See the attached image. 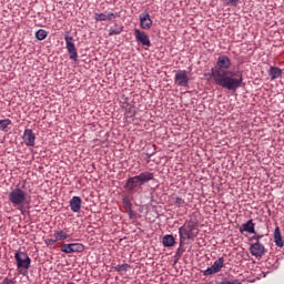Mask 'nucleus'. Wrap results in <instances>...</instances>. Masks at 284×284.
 I'll return each mask as SVG.
<instances>
[{"mask_svg": "<svg viewBox=\"0 0 284 284\" xmlns=\"http://www.w3.org/2000/svg\"><path fill=\"white\" fill-rule=\"evenodd\" d=\"M232 70V60L226 54L217 57L214 68L206 77H212L215 85L229 90V92H236L243 85V73L234 72Z\"/></svg>", "mask_w": 284, "mask_h": 284, "instance_id": "nucleus-1", "label": "nucleus"}, {"mask_svg": "<svg viewBox=\"0 0 284 284\" xmlns=\"http://www.w3.org/2000/svg\"><path fill=\"white\" fill-rule=\"evenodd\" d=\"M154 181V173L150 171L141 172L139 175L131 176L125 181L124 187L132 194L136 187H143L145 183Z\"/></svg>", "mask_w": 284, "mask_h": 284, "instance_id": "nucleus-2", "label": "nucleus"}, {"mask_svg": "<svg viewBox=\"0 0 284 284\" xmlns=\"http://www.w3.org/2000/svg\"><path fill=\"white\" fill-rule=\"evenodd\" d=\"M9 201L23 214L26 211L23 210L26 205H30V201H28V194L21 187L12 189L9 193Z\"/></svg>", "mask_w": 284, "mask_h": 284, "instance_id": "nucleus-3", "label": "nucleus"}, {"mask_svg": "<svg viewBox=\"0 0 284 284\" xmlns=\"http://www.w3.org/2000/svg\"><path fill=\"white\" fill-rule=\"evenodd\" d=\"M179 235H180V245H183V239H195V236H199V229H196V224L194 221L190 220L186 221L180 229H179Z\"/></svg>", "mask_w": 284, "mask_h": 284, "instance_id": "nucleus-4", "label": "nucleus"}, {"mask_svg": "<svg viewBox=\"0 0 284 284\" xmlns=\"http://www.w3.org/2000/svg\"><path fill=\"white\" fill-rule=\"evenodd\" d=\"M14 258L18 270H30V263H32V260L28 253L18 251L14 254Z\"/></svg>", "mask_w": 284, "mask_h": 284, "instance_id": "nucleus-5", "label": "nucleus"}, {"mask_svg": "<svg viewBox=\"0 0 284 284\" xmlns=\"http://www.w3.org/2000/svg\"><path fill=\"white\" fill-rule=\"evenodd\" d=\"M64 41H65V45H67V50L68 53L70 55L71 61H79V53L77 52V47L74 45V38H72V36H70L69 32H67L64 34Z\"/></svg>", "mask_w": 284, "mask_h": 284, "instance_id": "nucleus-6", "label": "nucleus"}, {"mask_svg": "<svg viewBox=\"0 0 284 284\" xmlns=\"http://www.w3.org/2000/svg\"><path fill=\"white\" fill-rule=\"evenodd\" d=\"M174 84L180 88H187L190 85V77L187 75V71L178 70L174 75Z\"/></svg>", "mask_w": 284, "mask_h": 284, "instance_id": "nucleus-7", "label": "nucleus"}, {"mask_svg": "<svg viewBox=\"0 0 284 284\" xmlns=\"http://www.w3.org/2000/svg\"><path fill=\"white\" fill-rule=\"evenodd\" d=\"M135 40L146 48H151L152 42L150 41V36L145 33V31H141L140 29H134Z\"/></svg>", "mask_w": 284, "mask_h": 284, "instance_id": "nucleus-8", "label": "nucleus"}, {"mask_svg": "<svg viewBox=\"0 0 284 284\" xmlns=\"http://www.w3.org/2000/svg\"><path fill=\"white\" fill-rule=\"evenodd\" d=\"M250 252L255 258H263L265 256V245L261 242H255L250 246Z\"/></svg>", "mask_w": 284, "mask_h": 284, "instance_id": "nucleus-9", "label": "nucleus"}, {"mask_svg": "<svg viewBox=\"0 0 284 284\" xmlns=\"http://www.w3.org/2000/svg\"><path fill=\"white\" fill-rule=\"evenodd\" d=\"M24 144L28 148H34V141H37V134L31 129H26L22 136Z\"/></svg>", "mask_w": 284, "mask_h": 284, "instance_id": "nucleus-10", "label": "nucleus"}, {"mask_svg": "<svg viewBox=\"0 0 284 284\" xmlns=\"http://www.w3.org/2000/svg\"><path fill=\"white\" fill-rule=\"evenodd\" d=\"M140 28H142V30H150V28H152V18H150L148 11L140 14Z\"/></svg>", "mask_w": 284, "mask_h": 284, "instance_id": "nucleus-11", "label": "nucleus"}, {"mask_svg": "<svg viewBox=\"0 0 284 284\" xmlns=\"http://www.w3.org/2000/svg\"><path fill=\"white\" fill-rule=\"evenodd\" d=\"M119 17H121L119 12L94 13L95 21H113V19H118Z\"/></svg>", "mask_w": 284, "mask_h": 284, "instance_id": "nucleus-12", "label": "nucleus"}, {"mask_svg": "<svg viewBox=\"0 0 284 284\" xmlns=\"http://www.w3.org/2000/svg\"><path fill=\"white\" fill-rule=\"evenodd\" d=\"M69 203L71 211H73L75 214L81 212V205L83 204V200H81V196H73Z\"/></svg>", "mask_w": 284, "mask_h": 284, "instance_id": "nucleus-13", "label": "nucleus"}, {"mask_svg": "<svg viewBox=\"0 0 284 284\" xmlns=\"http://www.w3.org/2000/svg\"><path fill=\"white\" fill-rule=\"evenodd\" d=\"M256 224H254V220H248L242 227L240 229L241 234L247 232L248 234H256V230L254 229Z\"/></svg>", "mask_w": 284, "mask_h": 284, "instance_id": "nucleus-14", "label": "nucleus"}, {"mask_svg": "<svg viewBox=\"0 0 284 284\" xmlns=\"http://www.w3.org/2000/svg\"><path fill=\"white\" fill-rule=\"evenodd\" d=\"M268 77L272 81H275V79H281V77H283V70L278 67H271L268 70Z\"/></svg>", "mask_w": 284, "mask_h": 284, "instance_id": "nucleus-15", "label": "nucleus"}, {"mask_svg": "<svg viewBox=\"0 0 284 284\" xmlns=\"http://www.w3.org/2000/svg\"><path fill=\"white\" fill-rule=\"evenodd\" d=\"M274 243L277 247H283V235L281 234V227L276 226L274 231Z\"/></svg>", "mask_w": 284, "mask_h": 284, "instance_id": "nucleus-16", "label": "nucleus"}, {"mask_svg": "<svg viewBox=\"0 0 284 284\" xmlns=\"http://www.w3.org/2000/svg\"><path fill=\"white\" fill-rule=\"evenodd\" d=\"M162 243L164 247H174L176 240L174 239V235L168 234L162 237Z\"/></svg>", "mask_w": 284, "mask_h": 284, "instance_id": "nucleus-17", "label": "nucleus"}, {"mask_svg": "<svg viewBox=\"0 0 284 284\" xmlns=\"http://www.w3.org/2000/svg\"><path fill=\"white\" fill-rule=\"evenodd\" d=\"M53 237L58 241H65V239H70V235H68V232L60 230L54 232Z\"/></svg>", "mask_w": 284, "mask_h": 284, "instance_id": "nucleus-18", "label": "nucleus"}, {"mask_svg": "<svg viewBox=\"0 0 284 284\" xmlns=\"http://www.w3.org/2000/svg\"><path fill=\"white\" fill-rule=\"evenodd\" d=\"M224 263H225V258H224V257H220L219 260H216V261L213 263L212 267H213V270H214L216 273H219V272H221V270H223Z\"/></svg>", "mask_w": 284, "mask_h": 284, "instance_id": "nucleus-19", "label": "nucleus"}, {"mask_svg": "<svg viewBox=\"0 0 284 284\" xmlns=\"http://www.w3.org/2000/svg\"><path fill=\"white\" fill-rule=\"evenodd\" d=\"M122 203L125 210L132 209V197L130 195H122Z\"/></svg>", "mask_w": 284, "mask_h": 284, "instance_id": "nucleus-20", "label": "nucleus"}, {"mask_svg": "<svg viewBox=\"0 0 284 284\" xmlns=\"http://www.w3.org/2000/svg\"><path fill=\"white\" fill-rule=\"evenodd\" d=\"M47 38H48V31H45L44 29H39L36 32V39H38V41H43Z\"/></svg>", "mask_w": 284, "mask_h": 284, "instance_id": "nucleus-21", "label": "nucleus"}, {"mask_svg": "<svg viewBox=\"0 0 284 284\" xmlns=\"http://www.w3.org/2000/svg\"><path fill=\"white\" fill-rule=\"evenodd\" d=\"M72 252L74 253H81L85 250V246L81 243H71Z\"/></svg>", "mask_w": 284, "mask_h": 284, "instance_id": "nucleus-22", "label": "nucleus"}, {"mask_svg": "<svg viewBox=\"0 0 284 284\" xmlns=\"http://www.w3.org/2000/svg\"><path fill=\"white\" fill-rule=\"evenodd\" d=\"M173 203L176 205V207H185L187 203H185V200L181 196H175L173 197Z\"/></svg>", "mask_w": 284, "mask_h": 284, "instance_id": "nucleus-23", "label": "nucleus"}, {"mask_svg": "<svg viewBox=\"0 0 284 284\" xmlns=\"http://www.w3.org/2000/svg\"><path fill=\"white\" fill-rule=\"evenodd\" d=\"M8 125H12V120L10 119L0 120V130H2L3 132H7Z\"/></svg>", "mask_w": 284, "mask_h": 284, "instance_id": "nucleus-24", "label": "nucleus"}, {"mask_svg": "<svg viewBox=\"0 0 284 284\" xmlns=\"http://www.w3.org/2000/svg\"><path fill=\"white\" fill-rule=\"evenodd\" d=\"M121 32H123V27L110 28L109 37H114V34H121Z\"/></svg>", "mask_w": 284, "mask_h": 284, "instance_id": "nucleus-25", "label": "nucleus"}, {"mask_svg": "<svg viewBox=\"0 0 284 284\" xmlns=\"http://www.w3.org/2000/svg\"><path fill=\"white\" fill-rule=\"evenodd\" d=\"M61 252H63L64 254H73L72 243L71 244H62Z\"/></svg>", "mask_w": 284, "mask_h": 284, "instance_id": "nucleus-26", "label": "nucleus"}, {"mask_svg": "<svg viewBox=\"0 0 284 284\" xmlns=\"http://www.w3.org/2000/svg\"><path fill=\"white\" fill-rule=\"evenodd\" d=\"M154 154H156L155 149L153 151H151V152L144 153V161L146 163H150V161H151L152 156H154Z\"/></svg>", "mask_w": 284, "mask_h": 284, "instance_id": "nucleus-27", "label": "nucleus"}, {"mask_svg": "<svg viewBox=\"0 0 284 284\" xmlns=\"http://www.w3.org/2000/svg\"><path fill=\"white\" fill-rule=\"evenodd\" d=\"M128 267H130V265L122 264V265L114 266V270H115V272H128Z\"/></svg>", "mask_w": 284, "mask_h": 284, "instance_id": "nucleus-28", "label": "nucleus"}, {"mask_svg": "<svg viewBox=\"0 0 284 284\" xmlns=\"http://www.w3.org/2000/svg\"><path fill=\"white\" fill-rule=\"evenodd\" d=\"M212 274H217L213 266H210L204 271V276H212Z\"/></svg>", "mask_w": 284, "mask_h": 284, "instance_id": "nucleus-29", "label": "nucleus"}, {"mask_svg": "<svg viewBox=\"0 0 284 284\" xmlns=\"http://www.w3.org/2000/svg\"><path fill=\"white\" fill-rule=\"evenodd\" d=\"M241 0H226V6L236 8V6H239Z\"/></svg>", "mask_w": 284, "mask_h": 284, "instance_id": "nucleus-30", "label": "nucleus"}, {"mask_svg": "<svg viewBox=\"0 0 284 284\" xmlns=\"http://www.w3.org/2000/svg\"><path fill=\"white\" fill-rule=\"evenodd\" d=\"M254 235L251 237V241H256V243H261V239H263V235L258 233H253Z\"/></svg>", "mask_w": 284, "mask_h": 284, "instance_id": "nucleus-31", "label": "nucleus"}, {"mask_svg": "<svg viewBox=\"0 0 284 284\" xmlns=\"http://www.w3.org/2000/svg\"><path fill=\"white\" fill-rule=\"evenodd\" d=\"M57 242H58L57 237L48 239V240H45V245H54V243H57Z\"/></svg>", "mask_w": 284, "mask_h": 284, "instance_id": "nucleus-32", "label": "nucleus"}, {"mask_svg": "<svg viewBox=\"0 0 284 284\" xmlns=\"http://www.w3.org/2000/svg\"><path fill=\"white\" fill-rule=\"evenodd\" d=\"M126 213L129 215V219H134V211L131 209H126Z\"/></svg>", "mask_w": 284, "mask_h": 284, "instance_id": "nucleus-33", "label": "nucleus"}, {"mask_svg": "<svg viewBox=\"0 0 284 284\" xmlns=\"http://www.w3.org/2000/svg\"><path fill=\"white\" fill-rule=\"evenodd\" d=\"M134 114H136V112L130 110V111L126 113V116H129L130 119H132V116H134Z\"/></svg>", "mask_w": 284, "mask_h": 284, "instance_id": "nucleus-34", "label": "nucleus"}, {"mask_svg": "<svg viewBox=\"0 0 284 284\" xmlns=\"http://www.w3.org/2000/svg\"><path fill=\"white\" fill-rule=\"evenodd\" d=\"M3 283H4V284H12V280L4 278Z\"/></svg>", "mask_w": 284, "mask_h": 284, "instance_id": "nucleus-35", "label": "nucleus"}, {"mask_svg": "<svg viewBox=\"0 0 284 284\" xmlns=\"http://www.w3.org/2000/svg\"><path fill=\"white\" fill-rule=\"evenodd\" d=\"M148 150H154V145H152L151 148H148Z\"/></svg>", "mask_w": 284, "mask_h": 284, "instance_id": "nucleus-36", "label": "nucleus"}]
</instances>
